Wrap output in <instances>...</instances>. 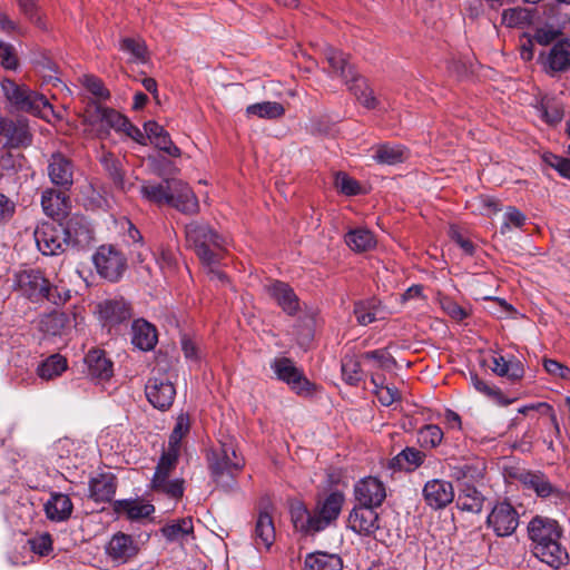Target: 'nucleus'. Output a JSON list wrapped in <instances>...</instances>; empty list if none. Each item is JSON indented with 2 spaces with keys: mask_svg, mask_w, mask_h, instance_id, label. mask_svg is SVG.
<instances>
[{
  "mask_svg": "<svg viewBox=\"0 0 570 570\" xmlns=\"http://www.w3.org/2000/svg\"><path fill=\"white\" fill-rule=\"evenodd\" d=\"M120 49L130 55L131 61H146V46L145 42L140 39L125 38L120 42Z\"/></svg>",
  "mask_w": 570,
  "mask_h": 570,
  "instance_id": "50",
  "label": "nucleus"
},
{
  "mask_svg": "<svg viewBox=\"0 0 570 570\" xmlns=\"http://www.w3.org/2000/svg\"><path fill=\"white\" fill-rule=\"evenodd\" d=\"M541 118L549 125H557L563 118V109L561 105L554 101H542L539 107Z\"/></svg>",
  "mask_w": 570,
  "mask_h": 570,
  "instance_id": "53",
  "label": "nucleus"
},
{
  "mask_svg": "<svg viewBox=\"0 0 570 570\" xmlns=\"http://www.w3.org/2000/svg\"><path fill=\"white\" fill-rule=\"evenodd\" d=\"M73 504L70 498L60 492H53L50 499L45 503V512L49 520L62 522L70 518Z\"/></svg>",
  "mask_w": 570,
  "mask_h": 570,
  "instance_id": "23",
  "label": "nucleus"
},
{
  "mask_svg": "<svg viewBox=\"0 0 570 570\" xmlns=\"http://www.w3.org/2000/svg\"><path fill=\"white\" fill-rule=\"evenodd\" d=\"M28 543L31 550L39 556H48L52 551V539L48 532L32 537Z\"/></svg>",
  "mask_w": 570,
  "mask_h": 570,
  "instance_id": "57",
  "label": "nucleus"
},
{
  "mask_svg": "<svg viewBox=\"0 0 570 570\" xmlns=\"http://www.w3.org/2000/svg\"><path fill=\"white\" fill-rule=\"evenodd\" d=\"M0 65L10 70L17 68L18 58L12 45L0 41Z\"/></svg>",
  "mask_w": 570,
  "mask_h": 570,
  "instance_id": "62",
  "label": "nucleus"
},
{
  "mask_svg": "<svg viewBox=\"0 0 570 570\" xmlns=\"http://www.w3.org/2000/svg\"><path fill=\"white\" fill-rule=\"evenodd\" d=\"M484 498L472 485H465L458 497V507L462 511L479 513L482 510Z\"/></svg>",
  "mask_w": 570,
  "mask_h": 570,
  "instance_id": "40",
  "label": "nucleus"
},
{
  "mask_svg": "<svg viewBox=\"0 0 570 570\" xmlns=\"http://www.w3.org/2000/svg\"><path fill=\"white\" fill-rule=\"evenodd\" d=\"M190 422L186 414L178 415L176 424L169 435L167 449L180 453L181 440L189 432Z\"/></svg>",
  "mask_w": 570,
  "mask_h": 570,
  "instance_id": "45",
  "label": "nucleus"
},
{
  "mask_svg": "<svg viewBox=\"0 0 570 570\" xmlns=\"http://www.w3.org/2000/svg\"><path fill=\"white\" fill-rule=\"evenodd\" d=\"M471 382L474 389L484 394L485 396L501 403L503 395L501 391L494 385L489 384L487 381L479 377L476 374H471Z\"/></svg>",
  "mask_w": 570,
  "mask_h": 570,
  "instance_id": "55",
  "label": "nucleus"
},
{
  "mask_svg": "<svg viewBox=\"0 0 570 570\" xmlns=\"http://www.w3.org/2000/svg\"><path fill=\"white\" fill-rule=\"evenodd\" d=\"M100 318L106 325H117L131 317L130 306L124 299H107L99 304Z\"/></svg>",
  "mask_w": 570,
  "mask_h": 570,
  "instance_id": "21",
  "label": "nucleus"
},
{
  "mask_svg": "<svg viewBox=\"0 0 570 570\" xmlns=\"http://www.w3.org/2000/svg\"><path fill=\"white\" fill-rule=\"evenodd\" d=\"M525 219L527 218L523 213H521L518 208L510 206L504 214V222L501 226V232L505 233L511 227L520 228L524 225Z\"/></svg>",
  "mask_w": 570,
  "mask_h": 570,
  "instance_id": "60",
  "label": "nucleus"
},
{
  "mask_svg": "<svg viewBox=\"0 0 570 570\" xmlns=\"http://www.w3.org/2000/svg\"><path fill=\"white\" fill-rule=\"evenodd\" d=\"M528 20V13L522 8H509L502 12V23L509 28L523 24Z\"/></svg>",
  "mask_w": 570,
  "mask_h": 570,
  "instance_id": "58",
  "label": "nucleus"
},
{
  "mask_svg": "<svg viewBox=\"0 0 570 570\" xmlns=\"http://www.w3.org/2000/svg\"><path fill=\"white\" fill-rule=\"evenodd\" d=\"M50 181L63 190H69L73 184L75 167L72 161L61 153H53L48 160Z\"/></svg>",
  "mask_w": 570,
  "mask_h": 570,
  "instance_id": "17",
  "label": "nucleus"
},
{
  "mask_svg": "<svg viewBox=\"0 0 570 570\" xmlns=\"http://www.w3.org/2000/svg\"><path fill=\"white\" fill-rule=\"evenodd\" d=\"M208 462L213 480L223 488H230L234 484L236 475L245 464L232 442L222 443L220 448L208 456Z\"/></svg>",
  "mask_w": 570,
  "mask_h": 570,
  "instance_id": "7",
  "label": "nucleus"
},
{
  "mask_svg": "<svg viewBox=\"0 0 570 570\" xmlns=\"http://www.w3.org/2000/svg\"><path fill=\"white\" fill-rule=\"evenodd\" d=\"M442 309L454 321H463L469 316V312L450 297L440 299Z\"/></svg>",
  "mask_w": 570,
  "mask_h": 570,
  "instance_id": "59",
  "label": "nucleus"
},
{
  "mask_svg": "<svg viewBox=\"0 0 570 570\" xmlns=\"http://www.w3.org/2000/svg\"><path fill=\"white\" fill-rule=\"evenodd\" d=\"M417 436L422 446L432 449L442 442L443 432L440 426L429 424L420 429Z\"/></svg>",
  "mask_w": 570,
  "mask_h": 570,
  "instance_id": "51",
  "label": "nucleus"
},
{
  "mask_svg": "<svg viewBox=\"0 0 570 570\" xmlns=\"http://www.w3.org/2000/svg\"><path fill=\"white\" fill-rule=\"evenodd\" d=\"M100 161L109 177L112 179L115 186L121 190H125L126 181L124 177V169L119 159H117L112 154L108 153L102 155Z\"/></svg>",
  "mask_w": 570,
  "mask_h": 570,
  "instance_id": "43",
  "label": "nucleus"
},
{
  "mask_svg": "<svg viewBox=\"0 0 570 570\" xmlns=\"http://www.w3.org/2000/svg\"><path fill=\"white\" fill-rule=\"evenodd\" d=\"M194 531L193 521L190 518H183L171 523L166 524L161 532L169 541L184 539L191 534Z\"/></svg>",
  "mask_w": 570,
  "mask_h": 570,
  "instance_id": "44",
  "label": "nucleus"
},
{
  "mask_svg": "<svg viewBox=\"0 0 570 570\" xmlns=\"http://www.w3.org/2000/svg\"><path fill=\"white\" fill-rule=\"evenodd\" d=\"M67 370V360L60 354H55L45 360L37 368L42 380H53Z\"/></svg>",
  "mask_w": 570,
  "mask_h": 570,
  "instance_id": "41",
  "label": "nucleus"
},
{
  "mask_svg": "<svg viewBox=\"0 0 570 570\" xmlns=\"http://www.w3.org/2000/svg\"><path fill=\"white\" fill-rule=\"evenodd\" d=\"M353 86H351V90L353 91L356 99L367 109H373L377 106V100L373 95V90L366 85V82L360 78L354 77L352 79Z\"/></svg>",
  "mask_w": 570,
  "mask_h": 570,
  "instance_id": "46",
  "label": "nucleus"
},
{
  "mask_svg": "<svg viewBox=\"0 0 570 570\" xmlns=\"http://www.w3.org/2000/svg\"><path fill=\"white\" fill-rule=\"evenodd\" d=\"M354 315L360 325L366 326L376 321L377 306L375 301H361L354 305Z\"/></svg>",
  "mask_w": 570,
  "mask_h": 570,
  "instance_id": "47",
  "label": "nucleus"
},
{
  "mask_svg": "<svg viewBox=\"0 0 570 570\" xmlns=\"http://www.w3.org/2000/svg\"><path fill=\"white\" fill-rule=\"evenodd\" d=\"M371 383L374 385V393L382 405L390 406L394 402L400 401L401 394L399 390L395 386L385 385L384 377L373 373L371 375Z\"/></svg>",
  "mask_w": 570,
  "mask_h": 570,
  "instance_id": "42",
  "label": "nucleus"
},
{
  "mask_svg": "<svg viewBox=\"0 0 570 570\" xmlns=\"http://www.w3.org/2000/svg\"><path fill=\"white\" fill-rule=\"evenodd\" d=\"M324 55L332 73L341 77L346 83L354 79L355 75L352 67L348 65L347 58L342 51L333 47H327Z\"/></svg>",
  "mask_w": 570,
  "mask_h": 570,
  "instance_id": "30",
  "label": "nucleus"
},
{
  "mask_svg": "<svg viewBox=\"0 0 570 570\" xmlns=\"http://www.w3.org/2000/svg\"><path fill=\"white\" fill-rule=\"evenodd\" d=\"M354 497L361 505L377 508L386 498V489L377 478L366 476L355 483Z\"/></svg>",
  "mask_w": 570,
  "mask_h": 570,
  "instance_id": "16",
  "label": "nucleus"
},
{
  "mask_svg": "<svg viewBox=\"0 0 570 570\" xmlns=\"http://www.w3.org/2000/svg\"><path fill=\"white\" fill-rule=\"evenodd\" d=\"M153 144L171 157L180 156V149L173 142L167 131L163 132Z\"/></svg>",
  "mask_w": 570,
  "mask_h": 570,
  "instance_id": "64",
  "label": "nucleus"
},
{
  "mask_svg": "<svg viewBox=\"0 0 570 570\" xmlns=\"http://www.w3.org/2000/svg\"><path fill=\"white\" fill-rule=\"evenodd\" d=\"M547 65L552 71H563L570 67V41H558L549 51Z\"/></svg>",
  "mask_w": 570,
  "mask_h": 570,
  "instance_id": "33",
  "label": "nucleus"
},
{
  "mask_svg": "<svg viewBox=\"0 0 570 570\" xmlns=\"http://www.w3.org/2000/svg\"><path fill=\"white\" fill-rule=\"evenodd\" d=\"M487 523L498 537H508L519 525V513L509 502H499L492 508Z\"/></svg>",
  "mask_w": 570,
  "mask_h": 570,
  "instance_id": "13",
  "label": "nucleus"
},
{
  "mask_svg": "<svg viewBox=\"0 0 570 570\" xmlns=\"http://www.w3.org/2000/svg\"><path fill=\"white\" fill-rule=\"evenodd\" d=\"M266 291L288 315H295L298 312L299 299L288 284L275 281L266 286Z\"/></svg>",
  "mask_w": 570,
  "mask_h": 570,
  "instance_id": "20",
  "label": "nucleus"
},
{
  "mask_svg": "<svg viewBox=\"0 0 570 570\" xmlns=\"http://www.w3.org/2000/svg\"><path fill=\"white\" fill-rule=\"evenodd\" d=\"M348 528L360 535L375 537L380 530V517L374 507H354L347 519Z\"/></svg>",
  "mask_w": 570,
  "mask_h": 570,
  "instance_id": "15",
  "label": "nucleus"
},
{
  "mask_svg": "<svg viewBox=\"0 0 570 570\" xmlns=\"http://www.w3.org/2000/svg\"><path fill=\"white\" fill-rule=\"evenodd\" d=\"M55 450L60 459H67L69 461H72V458H78V446L73 440H70L68 438L59 440L56 445Z\"/></svg>",
  "mask_w": 570,
  "mask_h": 570,
  "instance_id": "61",
  "label": "nucleus"
},
{
  "mask_svg": "<svg viewBox=\"0 0 570 570\" xmlns=\"http://www.w3.org/2000/svg\"><path fill=\"white\" fill-rule=\"evenodd\" d=\"M361 360L372 363L374 368L390 370L394 364V358L386 350H374L361 355Z\"/></svg>",
  "mask_w": 570,
  "mask_h": 570,
  "instance_id": "49",
  "label": "nucleus"
},
{
  "mask_svg": "<svg viewBox=\"0 0 570 570\" xmlns=\"http://www.w3.org/2000/svg\"><path fill=\"white\" fill-rule=\"evenodd\" d=\"M105 551L114 564L121 566L135 559L140 551V547L132 535L117 532L107 542Z\"/></svg>",
  "mask_w": 570,
  "mask_h": 570,
  "instance_id": "12",
  "label": "nucleus"
},
{
  "mask_svg": "<svg viewBox=\"0 0 570 570\" xmlns=\"http://www.w3.org/2000/svg\"><path fill=\"white\" fill-rule=\"evenodd\" d=\"M285 114V108L277 101H263L247 106V117H257L262 119H278Z\"/></svg>",
  "mask_w": 570,
  "mask_h": 570,
  "instance_id": "37",
  "label": "nucleus"
},
{
  "mask_svg": "<svg viewBox=\"0 0 570 570\" xmlns=\"http://www.w3.org/2000/svg\"><path fill=\"white\" fill-rule=\"evenodd\" d=\"M71 226L63 228L61 225L42 223L35 230V239L38 249L43 255H58L65 252L69 245Z\"/></svg>",
  "mask_w": 570,
  "mask_h": 570,
  "instance_id": "9",
  "label": "nucleus"
},
{
  "mask_svg": "<svg viewBox=\"0 0 570 570\" xmlns=\"http://www.w3.org/2000/svg\"><path fill=\"white\" fill-rule=\"evenodd\" d=\"M1 88L7 100L19 111H27L46 120L60 119L49 102L41 94L32 91L26 85H19L10 79L1 81Z\"/></svg>",
  "mask_w": 570,
  "mask_h": 570,
  "instance_id": "6",
  "label": "nucleus"
},
{
  "mask_svg": "<svg viewBox=\"0 0 570 570\" xmlns=\"http://www.w3.org/2000/svg\"><path fill=\"white\" fill-rule=\"evenodd\" d=\"M85 121L91 126L100 139L106 138L110 129H115L118 132H124L138 144L146 145L145 134L114 109L100 105L90 106L85 112Z\"/></svg>",
  "mask_w": 570,
  "mask_h": 570,
  "instance_id": "4",
  "label": "nucleus"
},
{
  "mask_svg": "<svg viewBox=\"0 0 570 570\" xmlns=\"http://www.w3.org/2000/svg\"><path fill=\"white\" fill-rule=\"evenodd\" d=\"M82 85L88 91L99 99L109 97V91L105 88L102 81L95 76H83Z\"/></svg>",
  "mask_w": 570,
  "mask_h": 570,
  "instance_id": "63",
  "label": "nucleus"
},
{
  "mask_svg": "<svg viewBox=\"0 0 570 570\" xmlns=\"http://www.w3.org/2000/svg\"><path fill=\"white\" fill-rule=\"evenodd\" d=\"M276 377L286 383L296 394H307L313 385L301 368L288 357H276L271 363Z\"/></svg>",
  "mask_w": 570,
  "mask_h": 570,
  "instance_id": "11",
  "label": "nucleus"
},
{
  "mask_svg": "<svg viewBox=\"0 0 570 570\" xmlns=\"http://www.w3.org/2000/svg\"><path fill=\"white\" fill-rule=\"evenodd\" d=\"M423 497L430 508L439 510L445 508L453 501L454 489L451 482L434 479L425 483Z\"/></svg>",
  "mask_w": 570,
  "mask_h": 570,
  "instance_id": "18",
  "label": "nucleus"
},
{
  "mask_svg": "<svg viewBox=\"0 0 570 570\" xmlns=\"http://www.w3.org/2000/svg\"><path fill=\"white\" fill-rule=\"evenodd\" d=\"M521 480L525 487L532 489L541 498H547L558 492V489L541 472H527L521 476Z\"/></svg>",
  "mask_w": 570,
  "mask_h": 570,
  "instance_id": "36",
  "label": "nucleus"
},
{
  "mask_svg": "<svg viewBox=\"0 0 570 570\" xmlns=\"http://www.w3.org/2000/svg\"><path fill=\"white\" fill-rule=\"evenodd\" d=\"M65 191L52 188L42 191L41 206L47 216L56 218L67 213L69 198Z\"/></svg>",
  "mask_w": 570,
  "mask_h": 570,
  "instance_id": "27",
  "label": "nucleus"
},
{
  "mask_svg": "<svg viewBox=\"0 0 570 570\" xmlns=\"http://www.w3.org/2000/svg\"><path fill=\"white\" fill-rule=\"evenodd\" d=\"M534 410L539 411L542 416L548 417L549 423L552 425L553 433L557 436L560 435V426L558 423V419H557L553 407L550 404H548L546 402H541V403H537V404L524 405L519 409V412L522 414H525L528 411H534Z\"/></svg>",
  "mask_w": 570,
  "mask_h": 570,
  "instance_id": "52",
  "label": "nucleus"
},
{
  "mask_svg": "<svg viewBox=\"0 0 570 570\" xmlns=\"http://www.w3.org/2000/svg\"><path fill=\"white\" fill-rule=\"evenodd\" d=\"M425 459V454L415 448H405L396 458L397 464L406 470H413L420 466Z\"/></svg>",
  "mask_w": 570,
  "mask_h": 570,
  "instance_id": "48",
  "label": "nucleus"
},
{
  "mask_svg": "<svg viewBox=\"0 0 570 570\" xmlns=\"http://www.w3.org/2000/svg\"><path fill=\"white\" fill-rule=\"evenodd\" d=\"M140 193L149 202L170 205L184 214H196L199 210L196 195L179 179H168L159 184L145 183Z\"/></svg>",
  "mask_w": 570,
  "mask_h": 570,
  "instance_id": "3",
  "label": "nucleus"
},
{
  "mask_svg": "<svg viewBox=\"0 0 570 570\" xmlns=\"http://www.w3.org/2000/svg\"><path fill=\"white\" fill-rule=\"evenodd\" d=\"M335 187L344 195H357L361 190L360 184L344 173H337L334 181Z\"/></svg>",
  "mask_w": 570,
  "mask_h": 570,
  "instance_id": "56",
  "label": "nucleus"
},
{
  "mask_svg": "<svg viewBox=\"0 0 570 570\" xmlns=\"http://www.w3.org/2000/svg\"><path fill=\"white\" fill-rule=\"evenodd\" d=\"M528 531L537 558L556 569L564 563L568 553L560 544L561 531L557 521L535 517L529 523Z\"/></svg>",
  "mask_w": 570,
  "mask_h": 570,
  "instance_id": "2",
  "label": "nucleus"
},
{
  "mask_svg": "<svg viewBox=\"0 0 570 570\" xmlns=\"http://www.w3.org/2000/svg\"><path fill=\"white\" fill-rule=\"evenodd\" d=\"M49 281L38 269H27L16 274V285L31 299L42 298Z\"/></svg>",
  "mask_w": 570,
  "mask_h": 570,
  "instance_id": "19",
  "label": "nucleus"
},
{
  "mask_svg": "<svg viewBox=\"0 0 570 570\" xmlns=\"http://www.w3.org/2000/svg\"><path fill=\"white\" fill-rule=\"evenodd\" d=\"M75 324V316L66 312L55 311L42 316L40 328L49 335H62Z\"/></svg>",
  "mask_w": 570,
  "mask_h": 570,
  "instance_id": "26",
  "label": "nucleus"
},
{
  "mask_svg": "<svg viewBox=\"0 0 570 570\" xmlns=\"http://www.w3.org/2000/svg\"><path fill=\"white\" fill-rule=\"evenodd\" d=\"M489 367L494 374L507 377L511 382L520 381L524 375L522 363L513 356L507 360L504 356L495 354L491 357Z\"/></svg>",
  "mask_w": 570,
  "mask_h": 570,
  "instance_id": "24",
  "label": "nucleus"
},
{
  "mask_svg": "<svg viewBox=\"0 0 570 570\" xmlns=\"http://www.w3.org/2000/svg\"><path fill=\"white\" fill-rule=\"evenodd\" d=\"M254 540L257 548L269 549L274 543L275 527L272 517L266 512H261L257 517Z\"/></svg>",
  "mask_w": 570,
  "mask_h": 570,
  "instance_id": "29",
  "label": "nucleus"
},
{
  "mask_svg": "<svg viewBox=\"0 0 570 570\" xmlns=\"http://www.w3.org/2000/svg\"><path fill=\"white\" fill-rule=\"evenodd\" d=\"M342 377L345 383L352 386L358 385L363 380L361 360L355 354H345L341 364Z\"/></svg>",
  "mask_w": 570,
  "mask_h": 570,
  "instance_id": "39",
  "label": "nucleus"
},
{
  "mask_svg": "<svg viewBox=\"0 0 570 570\" xmlns=\"http://www.w3.org/2000/svg\"><path fill=\"white\" fill-rule=\"evenodd\" d=\"M115 510L119 514H125L129 520H139L154 513L155 508L150 503L136 499L117 501Z\"/></svg>",
  "mask_w": 570,
  "mask_h": 570,
  "instance_id": "31",
  "label": "nucleus"
},
{
  "mask_svg": "<svg viewBox=\"0 0 570 570\" xmlns=\"http://www.w3.org/2000/svg\"><path fill=\"white\" fill-rule=\"evenodd\" d=\"M306 570H342L343 562L340 556L326 552H314L305 559Z\"/></svg>",
  "mask_w": 570,
  "mask_h": 570,
  "instance_id": "34",
  "label": "nucleus"
},
{
  "mask_svg": "<svg viewBox=\"0 0 570 570\" xmlns=\"http://www.w3.org/2000/svg\"><path fill=\"white\" fill-rule=\"evenodd\" d=\"M6 144L12 148L27 147L31 144L32 136L29 127L23 121H9L2 128Z\"/></svg>",
  "mask_w": 570,
  "mask_h": 570,
  "instance_id": "28",
  "label": "nucleus"
},
{
  "mask_svg": "<svg viewBox=\"0 0 570 570\" xmlns=\"http://www.w3.org/2000/svg\"><path fill=\"white\" fill-rule=\"evenodd\" d=\"M19 9L23 16L39 28H45L46 24L41 19L37 0H17Z\"/></svg>",
  "mask_w": 570,
  "mask_h": 570,
  "instance_id": "54",
  "label": "nucleus"
},
{
  "mask_svg": "<svg viewBox=\"0 0 570 570\" xmlns=\"http://www.w3.org/2000/svg\"><path fill=\"white\" fill-rule=\"evenodd\" d=\"M345 243L353 252L363 253L373 249L376 245V239L371 230L358 227L351 229L345 235Z\"/></svg>",
  "mask_w": 570,
  "mask_h": 570,
  "instance_id": "32",
  "label": "nucleus"
},
{
  "mask_svg": "<svg viewBox=\"0 0 570 570\" xmlns=\"http://www.w3.org/2000/svg\"><path fill=\"white\" fill-rule=\"evenodd\" d=\"M344 501L345 498L342 492H331L325 499L317 502L313 512L302 502H293L289 512L294 528L305 534H314L325 530L338 518Z\"/></svg>",
  "mask_w": 570,
  "mask_h": 570,
  "instance_id": "1",
  "label": "nucleus"
},
{
  "mask_svg": "<svg viewBox=\"0 0 570 570\" xmlns=\"http://www.w3.org/2000/svg\"><path fill=\"white\" fill-rule=\"evenodd\" d=\"M87 373L94 380L105 381L112 375V363L101 350H91L85 357Z\"/></svg>",
  "mask_w": 570,
  "mask_h": 570,
  "instance_id": "22",
  "label": "nucleus"
},
{
  "mask_svg": "<svg viewBox=\"0 0 570 570\" xmlns=\"http://www.w3.org/2000/svg\"><path fill=\"white\" fill-rule=\"evenodd\" d=\"M179 455L180 453L169 449L164 450L151 480L154 491L164 493L171 499H180L184 494V480L169 479L177 466Z\"/></svg>",
  "mask_w": 570,
  "mask_h": 570,
  "instance_id": "8",
  "label": "nucleus"
},
{
  "mask_svg": "<svg viewBox=\"0 0 570 570\" xmlns=\"http://www.w3.org/2000/svg\"><path fill=\"white\" fill-rule=\"evenodd\" d=\"M92 262L98 274L110 282L119 281L127 268L125 255L111 245L100 246L95 253Z\"/></svg>",
  "mask_w": 570,
  "mask_h": 570,
  "instance_id": "10",
  "label": "nucleus"
},
{
  "mask_svg": "<svg viewBox=\"0 0 570 570\" xmlns=\"http://www.w3.org/2000/svg\"><path fill=\"white\" fill-rule=\"evenodd\" d=\"M89 490L96 502H107L115 495L116 484L110 475L101 474L90 481Z\"/></svg>",
  "mask_w": 570,
  "mask_h": 570,
  "instance_id": "35",
  "label": "nucleus"
},
{
  "mask_svg": "<svg viewBox=\"0 0 570 570\" xmlns=\"http://www.w3.org/2000/svg\"><path fill=\"white\" fill-rule=\"evenodd\" d=\"M131 343L141 351H150L157 344L154 325L145 320H136L131 325Z\"/></svg>",
  "mask_w": 570,
  "mask_h": 570,
  "instance_id": "25",
  "label": "nucleus"
},
{
  "mask_svg": "<svg viewBox=\"0 0 570 570\" xmlns=\"http://www.w3.org/2000/svg\"><path fill=\"white\" fill-rule=\"evenodd\" d=\"M145 393L155 409L165 411L171 406L176 396V389L167 377L158 375L148 380Z\"/></svg>",
  "mask_w": 570,
  "mask_h": 570,
  "instance_id": "14",
  "label": "nucleus"
},
{
  "mask_svg": "<svg viewBox=\"0 0 570 570\" xmlns=\"http://www.w3.org/2000/svg\"><path fill=\"white\" fill-rule=\"evenodd\" d=\"M187 243L194 247L199 259L207 266L217 264L227 242L210 228L209 225L191 222L185 228Z\"/></svg>",
  "mask_w": 570,
  "mask_h": 570,
  "instance_id": "5",
  "label": "nucleus"
},
{
  "mask_svg": "<svg viewBox=\"0 0 570 570\" xmlns=\"http://www.w3.org/2000/svg\"><path fill=\"white\" fill-rule=\"evenodd\" d=\"M376 163L396 165L405 160V149L401 145L382 144L375 148L373 156Z\"/></svg>",
  "mask_w": 570,
  "mask_h": 570,
  "instance_id": "38",
  "label": "nucleus"
}]
</instances>
